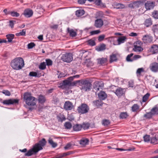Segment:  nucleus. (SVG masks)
Masks as SVG:
<instances>
[{
    "mask_svg": "<svg viewBox=\"0 0 158 158\" xmlns=\"http://www.w3.org/2000/svg\"><path fill=\"white\" fill-rule=\"evenodd\" d=\"M46 141L45 139L44 138H43L38 143H35L32 148L25 153V155L30 156L33 154H36L39 151L43 149V147L46 145Z\"/></svg>",
    "mask_w": 158,
    "mask_h": 158,
    "instance_id": "obj_1",
    "label": "nucleus"
},
{
    "mask_svg": "<svg viewBox=\"0 0 158 158\" xmlns=\"http://www.w3.org/2000/svg\"><path fill=\"white\" fill-rule=\"evenodd\" d=\"M10 66L15 70H19L22 69L24 65V61L21 57H17L12 60L10 62Z\"/></svg>",
    "mask_w": 158,
    "mask_h": 158,
    "instance_id": "obj_2",
    "label": "nucleus"
},
{
    "mask_svg": "<svg viewBox=\"0 0 158 158\" xmlns=\"http://www.w3.org/2000/svg\"><path fill=\"white\" fill-rule=\"evenodd\" d=\"M80 83L78 85L81 86V89L83 92H88L90 90L92 84L87 79L80 80Z\"/></svg>",
    "mask_w": 158,
    "mask_h": 158,
    "instance_id": "obj_3",
    "label": "nucleus"
},
{
    "mask_svg": "<svg viewBox=\"0 0 158 158\" xmlns=\"http://www.w3.org/2000/svg\"><path fill=\"white\" fill-rule=\"evenodd\" d=\"M23 99L26 104L28 106H34L36 104L35 98L32 96L30 93H25L23 95Z\"/></svg>",
    "mask_w": 158,
    "mask_h": 158,
    "instance_id": "obj_4",
    "label": "nucleus"
},
{
    "mask_svg": "<svg viewBox=\"0 0 158 158\" xmlns=\"http://www.w3.org/2000/svg\"><path fill=\"white\" fill-rule=\"evenodd\" d=\"M77 110L80 114H85L87 113L89 110V106L85 103H82L77 107Z\"/></svg>",
    "mask_w": 158,
    "mask_h": 158,
    "instance_id": "obj_5",
    "label": "nucleus"
},
{
    "mask_svg": "<svg viewBox=\"0 0 158 158\" xmlns=\"http://www.w3.org/2000/svg\"><path fill=\"white\" fill-rule=\"evenodd\" d=\"M61 59L64 61L69 62L73 60L72 55L70 53H66L63 55Z\"/></svg>",
    "mask_w": 158,
    "mask_h": 158,
    "instance_id": "obj_6",
    "label": "nucleus"
},
{
    "mask_svg": "<svg viewBox=\"0 0 158 158\" xmlns=\"http://www.w3.org/2000/svg\"><path fill=\"white\" fill-rule=\"evenodd\" d=\"M63 107L66 110H71L74 108V106L71 102L67 101L65 102Z\"/></svg>",
    "mask_w": 158,
    "mask_h": 158,
    "instance_id": "obj_7",
    "label": "nucleus"
},
{
    "mask_svg": "<svg viewBox=\"0 0 158 158\" xmlns=\"http://www.w3.org/2000/svg\"><path fill=\"white\" fill-rule=\"evenodd\" d=\"M142 40L145 44H150L152 42L153 37L150 35L146 34L143 36Z\"/></svg>",
    "mask_w": 158,
    "mask_h": 158,
    "instance_id": "obj_8",
    "label": "nucleus"
},
{
    "mask_svg": "<svg viewBox=\"0 0 158 158\" xmlns=\"http://www.w3.org/2000/svg\"><path fill=\"white\" fill-rule=\"evenodd\" d=\"M104 84L102 81H96L94 83L93 87L97 91L102 89L103 87Z\"/></svg>",
    "mask_w": 158,
    "mask_h": 158,
    "instance_id": "obj_9",
    "label": "nucleus"
},
{
    "mask_svg": "<svg viewBox=\"0 0 158 158\" xmlns=\"http://www.w3.org/2000/svg\"><path fill=\"white\" fill-rule=\"evenodd\" d=\"M19 102V100L17 99H10L4 100L2 103L5 105H11L14 104H17Z\"/></svg>",
    "mask_w": 158,
    "mask_h": 158,
    "instance_id": "obj_10",
    "label": "nucleus"
},
{
    "mask_svg": "<svg viewBox=\"0 0 158 158\" xmlns=\"http://www.w3.org/2000/svg\"><path fill=\"white\" fill-rule=\"evenodd\" d=\"M60 86L63 89L69 88L71 86V81L67 79L63 81Z\"/></svg>",
    "mask_w": 158,
    "mask_h": 158,
    "instance_id": "obj_11",
    "label": "nucleus"
},
{
    "mask_svg": "<svg viewBox=\"0 0 158 158\" xmlns=\"http://www.w3.org/2000/svg\"><path fill=\"white\" fill-rule=\"evenodd\" d=\"M103 25V21L101 19H97L95 20L94 26L97 28L101 27Z\"/></svg>",
    "mask_w": 158,
    "mask_h": 158,
    "instance_id": "obj_12",
    "label": "nucleus"
},
{
    "mask_svg": "<svg viewBox=\"0 0 158 158\" xmlns=\"http://www.w3.org/2000/svg\"><path fill=\"white\" fill-rule=\"evenodd\" d=\"M149 68L152 71L155 72H157L158 70V63L153 62L151 64Z\"/></svg>",
    "mask_w": 158,
    "mask_h": 158,
    "instance_id": "obj_13",
    "label": "nucleus"
},
{
    "mask_svg": "<svg viewBox=\"0 0 158 158\" xmlns=\"http://www.w3.org/2000/svg\"><path fill=\"white\" fill-rule=\"evenodd\" d=\"M149 51L152 54L158 53V46L156 44H153L149 49Z\"/></svg>",
    "mask_w": 158,
    "mask_h": 158,
    "instance_id": "obj_14",
    "label": "nucleus"
},
{
    "mask_svg": "<svg viewBox=\"0 0 158 158\" xmlns=\"http://www.w3.org/2000/svg\"><path fill=\"white\" fill-rule=\"evenodd\" d=\"M115 94L118 96L120 97L122 96L124 93V89L121 88H117L115 91H113Z\"/></svg>",
    "mask_w": 158,
    "mask_h": 158,
    "instance_id": "obj_15",
    "label": "nucleus"
},
{
    "mask_svg": "<svg viewBox=\"0 0 158 158\" xmlns=\"http://www.w3.org/2000/svg\"><path fill=\"white\" fill-rule=\"evenodd\" d=\"M33 14V11L29 9H26L24 11L23 15L26 17H30Z\"/></svg>",
    "mask_w": 158,
    "mask_h": 158,
    "instance_id": "obj_16",
    "label": "nucleus"
},
{
    "mask_svg": "<svg viewBox=\"0 0 158 158\" xmlns=\"http://www.w3.org/2000/svg\"><path fill=\"white\" fill-rule=\"evenodd\" d=\"M146 8L147 10L153 9L154 6V4L153 2L147 1L145 4Z\"/></svg>",
    "mask_w": 158,
    "mask_h": 158,
    "instance_id": "obj_17",
    "label": "nucleus"
},
{
    "mask_svg": "<svg viewBox=\"0 0 158 158\" xmlns=\"http://www.w3.org/2000/svg\"><path fill=\"white\" fill-rule=\"evenodd\" d=\"M146 1V0H141L134 2V6H135V8H138L139 7L141 4L143 3Z\"/></svg>",
    "mask_w": 158,
    "mask_h": 158,
    "instance_id": "obj_18",
    "label": "nucleus"
},
{
    "mask_svg": "<svg viewBox=\"0 0 158 158\" xmlns=\"http://www.w3.org/2000/svg\"><path fill=\"white\" fill-rule=\"evenodd\" d=\"M68 32L69 33V35L72 37H74L77 35L76 31H75L73 29H70L69 27L67 28Z\"/></svg>",
    "mask_w": 158,
    "mask_h": 158,
    "instance_id": "obj_19",
    "label": "nucleus"
},
{
    "mask_svg": "<svg viewBox=\"0 0 158 158\" xmlns=\"http://www.w3.org/2000/svg\"><path fill=\"white\" fill-rule=\"evenodd\" d=\"M98 96L100 100H104L107 97V94L103 91H101L98 94Z\"/></svg>",
    "mask_w": 158,
    "mask_h": 158,
    "instance_id": "obj_20",
    "label": "nucleus"
},
{
    "mask_svg": "<svg viewBox=\"0 0 158 158\" xmlns=\"http://www.w3.org/2000/svg\"><path fill=\"white\" fill-rule=\"evenodd\" d=\"M106 49V45L104 44H102L97 47L96 50L98 51H103Z\"/></svg>",
    "mask_w": 158,
    "mask_h": 158,
    "instance_id": "obj_21",
    "label": "nucleus"
},
{
    "mask_svg": "<svg viewBox=\"0 0 158 158\" xmlns=\"http://www.w3.org/2000/svg\"><path fill=\"white\" fill-rule=\"evenodd\" d=\"M150 111L153 115H158V107L155 106Z\"/></svg>",
    "mask_w": 158,
    "mask_h": 158,
    "instance_id": "obj_22",
    "label": "nucleus"
},
{
    "mask_svg": "<svg viewBox=\"0 0 158 158\" xmlns=\"http://www.w3.org/2000/svg\"><path fill=\"white\" fill-rule=\"evenodd\" d=\"M39 102L41 103H44L46 101V99L44 96L42 95L39 96L38 99Z\"/></svg>",
    "mask_w": 158,
    "mask_h": 158,
    "instance_id": "obj_23",
    "label": "nucleus"
},
{
    "mask_svg": "<svg viewBox=\"0 0 158 158\" xmlns=\"http://www.w3.org/2000/svg\"><path fill=\"white\" fill-rule=\"evenodd\" d=\"M89 142V140L88 139L86 138H83L80 140V143L81 145L85 146L88 144Z\"/></svg>",
    "mask_w": 158,
    "mask_h": 158,
    "instance_id": "obj_24",
    "label": "nucleus"
},
{
    "mask_svg": "<svg viewBox=\"0 0 158 158\" xmlns=\"http://www.w3.org/2000/svg\"><path fill=\"white\" fill-rule=\"evenodd\" d=\"M82 128L81 125L77 124L73 126V129L74 131H78L81 130Z\"/></svg>",
    "mask_w": 158,
    "mask_h": 158,
    "instance_id": "obj_25",
    "label": "nucleus"
},
{
    "mask_svg": "<svg viewBox=\"0 0 158 158\" xmlns=\"http://www.w3.org/2000/svg\"><path fill=\"white\" fill-rule=\"evenodd\" d=\"M144 24L147 27L151 25L152 24V21L151 18L147 19L145 21Z\"/></svg>",
    "mask_w": 158,
    "mask_h": 158,
    "instance_id": "obj_26",
    "label": "nucleus"
},
{
    "mask_svg": "<svg viewBox=\"0 0 158 158\" xmlns=\"http://www.w3.org/2000/svg\"><path fill=\"white\" fill-rule=\"evenodd\" d=\"M29 75L31 77H39L41 76V73H37L35 72H31L29 73Z\"/></svg>",
    "mask_w": 158,
    "mask_h": 158,
    "instance_id": "obj_27",
    "label": "nucleus"
},
{
    "mask_svg": "<svg viewBox=\"0 0 158 158\" xmlns=\"http://www.w3.org/2000/svg\"><path fill=\"white\" fill-rule=\"evenodd\" d=\"M57 118L59 122H62L66 119L65 117L63 114H60L57 116Z\"/></svg>",
    "mask_w": 158,
    "mask_h": 158,
    "instance_id": "obj_28",
    "label": "nucleus"
},
{
    "mask_svg": "<svg viewBox=\"0 0 158 158\" xmlns=\"http://www.w3.org/2000/svg\"><path fill=\"white\" fill-rule=\"evenodd\" d=\"M94 105L97 107H99L101 106L103 104L101 100H97L93 102Z\"/></svg>",
    "mask_w": 158,
    "mask_h": 158,
    "instance_id": "obj_29",
    "label": "nucleus"
},
{
    "mask_svg": "<svg viewBox=\"0 0 158 158\" xmlns=\"http://www.w3.org/2000/svg\"><path fill=\"white\" fill-rule=\"evenodd\" d=\"M85 12L83 10H78L76 11V15L77 16H81L84 15Z\"/></svg>",
    "mask_w": 158,
    "mask_h": 158,
    "instance_id": "obj_30",
    "label": "nucleus"
},
{
    "mask_svg": "<svg viewBox=\"0 0 158 158\" xmlns=\"http://www.w3.org/2000/svg\"><path fill=\"white\" fill-rule=\"evenodd\" d=\"M126 39V38L125 36H122L119 37L117 40L118 44L119 45L121 44L124 43Z\"/></svg>",
    "mask_w": 158,
    "mask_h": 158,
    "instance_id": "obj_31",
    "label": "nucleus"
},
{
    "mask_svg": "<svg viewBox=\"0 0 158 158\" xmlns=\"http://www.w3.org/2000/svg\"><path fill=\"white\" fill-rule=\"evenodd\" d=\"M14 35L12 34H10L6 35V37L7 39H8V41L9 42H11L12 40L14 38Z\"/></svg>",
    "mask_w": 158,
    "mask_h": 158,
    "instance_id": "obj_32",
    "label": "nucleus"
},
{
    "mask_svg": "<svg viewBox=\"0 0 158 158\" xmlns=\"http://www.w3.org/2000/svg\"><path fill=\"white\" fill-rule=\"evenodd\" d=\"M98 62L99 63L102 64L106 62L107 59L105 58H102L98 59Z\"/></svg>",
    "mask_w": 158,
    "mask_h": 158,
    "instance_id": "obj_33",
    "label": "nucleus"
},
{
    "mask_svg": "<svg viewBox=\"0 0 158 158\" xmlns=\"http://www.w3.org/2000/svg\"><path fill=\"white\" fill-rule=\"evenodd\" d=\"M48 143L52 145L53 148H55L57 146V144L54 142L52 139L49 138L48 140Z\"/></svg>",
    "mask_w": 158,
    "mask_h": 158,
    "instance_id": "obj_34",
    "label": "nucleus"
},
{
    "mask_svg": "<svg viewBox=\"0 0 158 158\" xmlns=\"http://www.w3.org/2000/svg\"><path fill=\"white\" fill-rule=\"evenodd\" d=\"M133 53H131V54L128 55L126 57V60L127 62H132L133 60H132V56H133Z\"/></svg>",
    "mask_w": 158,
    "mask_h": 158,
    "instance_id": "obj_35",
    "label": "nucleus"
},
{
    "mask_svg": "<svg viewBox=\"0 0 158 158\" xmlns=\"http://www.w3.org/2000/svg\"><path fill=\"white\" fill-rule=\"evenodd\" d=\"M134 49L135 52H141L143 51V48L137 45H134Z\"/></svg>",
    "mask_w": 158,
    "mask_h": 158,
    "instance_id": "obj_36",
    "label": "nucleus"
},
{
    "mask_svg": "<svg viewBox=\"0 0 158 158\" xmlns=\"http://www.w3.org/2000/svg\"><path fill=\"white\" fill-rule=\"evenodd\" d=\"M128 116V115L126 112H122L120 113L119 118L121 119H124L126 118Z\"/></svg>",
    "mask_w": 158,
    "mask_h": 158,
    "instance_id": "obj_37",
    "label": "nucleus"
},
{
    "mask_svg": "<svg viewBox=\"0 0 158 158\" xmlns=\"http://www.w3.org/2000/svg\"><path fill=\"white\" fill-rule=\"evenodd\" d=\"M117 60V58L115 54H113L110 56V63L116 61Z\"/></svg>",
    "mask_w": 158,
    "mask_h": 158,
    "instance_id": "obj_38",
    "label": "nucleus"
},
{
    "mask_svg": "<svg viewBox=\"0 0 158 158\" xmlns=\"http://www.w3.org/2000/svg\"><path fill=\"white\" fill-rule=\"evenodd\" d=\"M110 122L109 120L104 119L102 121V124L104 126H107L110 124Z\"/></svg>",
    "mask_w": 158,
    "mask_h": 158,
    "instance_id": "obj_39",
    "label": "nucleus"
},
{
    "mask_svg": "<svg viewBox=\"0 0 158 158\" xmlns=\"http://www.w3.org/2000/svg\"><path fill=\"white\" fill-rule=\"evenodd\" d=\"M139 109V106L137 104H134L131 107L132 111H136Z\"/></svg>",
    "mask_w": 158,
    "mask_h": 158,
    "instance_id": "obj_40",
    "label": "nucleus"
},
{
    "mask_svg": "<svg viewBox=\"0 0 158 158\" xmlns=\"http://www.w3.org/2000/svg\"><path fill=\"white\" fill-rule=\"evenodd\" d=\"M9 14L10 15L12 16L18 17L19 16V14L16 12L10 11L8 12Z\"/></svg>",
    "mask_w": 158,
    "mask_h": 158,
    "instance_id": "obj_41",
    "label": "nucleus"
},
{
    "mask_svg": "<svg viewBox=\"0 0 158 158\" xmlns=\"http://www.w3.org/2000/svg\"><path fill=\"white\" fill-rule=\"evenodd\" d=\"M64 126L67 129H70L72 127L71 123L69 122H66L64 124Z\"/></svg>",
    "mask_w": 158,
    "mask_h": 158,
    "instance_id": "obj_42",
    "label": "nucleus"
},
{
    "mask_svg": "<svg viewBox=\"0 0 158 158\" xmlns=\"http://www.w3.org/2000/svg\"><path fill=\"white\" fill-rule=\"evenodd\" d=\"M26 30L25 29H23L22 31L20 32L19 33H17L15 35L16 36H24L26 35Z\"/></svg>",
    "mask_w": 158,
    "mask_h": 158,
    "instance_id": "obj_43",
    "label": "nucleus"
},
{
    "mask_svg": "<svg viewBox=\"0 0 158 158\" xmlns=\"http://www.w3.org/2000/svg\"><path fill=\"white\" fill-rule=\"evenodd\" d=\"M125 7V6L124 5L120 3H118L114 6V8L118 9L124 8Z\"/></svg>",
    "mask_w": 158,
    "mask_h": 158,
    "instance_id": "obj_44",
    "label": "nucleus"
},
{
    "mask_svg": "<svg viewBox=\"0 0 158 158\" xmlns=\"http://www.w3.org/2000/svg\"><path fill=\"white\" fill-rule=\"evenodd\" d=\"M153 116L152 114L151 113V111L147 113L146 114L144 115V117H145L147 118H151Z\"/></svg>",
    "mask_w": 158,
    "mask_h": 158,
    "instance_id": "obj_45",
    "label": "nucleus"
},
{
    "mask_svg": "<svg viewBox=\"0 0 158 158\" xmlns=\"http://www.w3.org/2000/svg\"><path fill=\"white\" fill-rule=\"evenodd\" d=\"M46 68V64L45 63L43 62L40 63L39 66V68L42 70Z\"/></svg>",
    "mask_w": 158,
    "mask_h": 158,
    "instance_id": "obj_46",
    "label": "nucleus"
},
{
    "mask_svg": "<svg viewBox=\"0 0 158 158\" xmlns=\"http://www.w3.org/2000/svg\"><path fill=\"white\" fill-rule=\"evenodd\" d=\"M150 96V94L147 93L143 97L142 101L143 102H146Z\"/></svg>",
    "mask_w": 158,
    "mask_h": 158,
    "instance_id": "obj_47",
    "label": "nucleus"
},
{
    "mask_svg": "<svg viewBox=\"0 0 158 158\" xmlns=\"http://www.w3.org/2000/svg\"><path fill=\"white\" fill-rule=\"evenodd\" d=\"M144 140L145 142H149L150 140V136L148 135H146L143 137Z\"/></svg>",
    "mask_w": 158,
    "mask_h": 158,
    "instance_id": "obj_48",
    "label": "nucleus"
},
{
    "mask_svg": "<svg viewBox=\"0 0 158 158\" xmlns=\"http://www.w3.org/2000/svg\"><path fill=\"white\" fill-rule=\"evenodd\" d=\"M82 128H83L84 130L88 129L89 127V125L88 123H83L81 125Z\"/></svg>",
    "mask_w": 158,
    "mask_h": 158,
    "instance_id": "obj_49",
    "label": "nucleus"
},
{
    "mask_svg": "<svg viewBox=\"0 0 158 158\" xmlns=\"http://www.w3.org/2000/svg\"><path fill=\"white\" fill-rule=\"evenodd\" d=\"M100 30H97L91 31L90 32L91 35H93L95 34H97L100 33Z\"/></svg>",
    "mask_w": 158,
    "mask_h": 158,
    "instance_id": "obj_50",
    "label": "nucleus"
},
{
    "mask_svg": "<svg viewBox=\"0 0 158 158\" xmlns=\"http://www.w3.org/2000/svg\"><path fill=\"white\" fill-rule=\"evenodd\" d=\"M152 15L155 19H158V11H154L153 12Z\"/></svg>",
    "mask_w": 158,
    "mask_h": 158,
    "instance_id": "obj_51",
    "label": "nucleus"
},
{
    "mask_svg": "<svg viewBox=\"0 0 158 158\" xmlns=\"http://www.w3.org/2000/svg\"><path fill=\"white\" fill-rule=\"evenodd\" d=\"M105 35L104 34L99 35L98 37V41L99 42H101L103 40L105 37Z\"/></svg>",
    "mask_w": 158,
    "mask_h": 158,
    "instance_id": "obj_52",
    "label": "nucleus"
},
{
    "mask_svg": "<svg viewBox=\"0 0 158 158\" xmlns=\"http://www.w3.org/2000/svg\"><path fill=\"white\" fill-rule=\"evenodd\" d=\"M35 45L34 43L31 42L27 45V48L28 49H31L35 46Z\"/></svg>",
    "mask_w": 158,
    "mask_h": 158,
    "instance_id": "obj_53",
    "label": "nucleus"
},
{
    "mask_svg": "<svg viewBox=\"0 0 158 158\" xmlns=\"http://www.w3.org/2000/svg\"><path fill=\"white\" fill-rule=\"evenodd\" d=\"M144 70L143 68H140L137 69L136 73L137 74L140 75L142 72H144Z\"/></svg>",
    "mask_w": 158,
    "mask_h": 158,
    "instance_id": "obj_54",
    "label": "nucleus"
},
{
    "mask_svg": "<svg viewBox=\"0 0 158 158\" xmlns=\"http://www.w3.org/2000/svg\"><path fill=\"white\" fill-rule=\"evenodd\" d=\"M88 44L91 46H94L95 45V43L94 40H89L88 41Z\"/></svg>",
    "mask_w": 158,
    "mask_h": 158,
    "instance_id": "obj_55",
    "label": "nucleus"
},
{
    "mask_svg": "<svg viewBox=\"0 0 158 158\" xmlns=\"http://www.w3.org/2000/svg\"><path fill=\"white\" fill-rule=\"evenodd\" d=\"M46 63L47 66H50L52 64V62L50 59H47L46 60Z\"/></svg>",
    "mask_w": 158,
    "mask_h": 158,
    "instance_id": "obj_56",
    "label": "nucleus"
},
{
    "mask_svg": "<svg viewBox=\"0 0 158 158\" xmlns=\"http://www.w3.org/2000/svg\"><path fill=\"white\" fill-rule=\"evenodd\" d=\"M157 139L156 137H153L152 138L151 140V143H157Z\"/></svg>",
    "mask_w": 158,
    "mask_h": 158,
    "instance_id": "obj_57",
    "label": "nucleus"
},
{
    "mask_svg": "<svg viewBox=\"0 0 158 158\" xmlns=\"http://www.w3.org/2000/svg\"><path fill=\"white\" fill-rule=\"evenodd\" d=\"M2 92L6 95L9 96L10 95V92L7 90H4L2 91Z\"/></svg>",
    "mask_w": 158,
    "mask_h": 158,
    "instance_id": "obj_58",
    "label": "nucleus"
},
{
    "mask_svg": "<svg viewBox=\"0 0 158 158\" xmlns=\"http://www.w3.org/2000/svg\"><path fill=\"white\" fill-rule=\"evenodd\" d=\"M79 81H80V80H77L76 81H73V82H71V86H73L76 85L77 83H78L79 84L80 83V82Z\"/></svg>",
    "mask_w": 158,
    "mask_h": 158,
    "instance_id": "obj_59",
    "label": "nucleus"
},
{
    "mask_svg": "<svg viewBox=\"0 0 158 158\" xmlns=\"http://www.w3.org/2000/svg\"><path fill=\"white\" fill-rule=\"evenodd\" d=\"M16 23V21L14 20H10L9 22V26L10 27H11V28H12L14 25V24L15 23Z\"/></svg>",
    "mask_w": 158,
    "mask_h": 158,
    "instance_id": "obj_60",
    "label": "nucleus"
},
{
    "mask_svg": "<svg viewBox=\"0 0 158 158\" xmlns=\"http://www.w3.org/2000/svg\"><path fill=\"white\" fill-rule=\"evenodd\" d=\"M141 57V56L139 55H135L132 57V60L133 61L137 60V59Z\"/></svg>",
    "mask_w": 158,
    "mask_h": 158,
    "instance_id": "obj_61",
    "label": "nucleus"
},
{
    "mask_svg": "<svg viewBox=\"0 0 158 158\" xmlns=\"http://www.w3.org/2000/svg\"><path fill=\"white\" fill-rule=\"evenodd\" d=\"M72 144L70 143H68L64 147V149L66 150H68L71 147Z\"/></svg>",
    "mask_w": 158,
    "mask_h": 158,
    "instance_id": "obj_62",
    "label": "nucleus"
},
{
    "mask_svg": "<svg viewBox=\"0 0 158 158\" xmlns=\"http://www.w3.org/2000/svg\"><path fill=\"white\" fill-rule=\"evenodd\" d=\"M157 27V25H153L152 28V30L154 32L156 31L158 29Z\"/></svg>",
    "mask_w": 158,
    "mask_h": 158,
    "instance_id": "obj_63",
    "label": "nucleus"
},
{
    "mask_svg": "<svg viewBox=\"0 0 158 158\" xmlns=\"http://www.w3.org/2000/svg\"><path fill=\"white\" fill-rule=\"evenodd\" d=\"M129 87H133L134 85V82L132 81H129L128 82Z\"/></svg>",
    "mask_w": 158,
    "mask_h": 158,
    "instance_id": "obj_64",
    "label": "nucleus"
}]
</instances>
